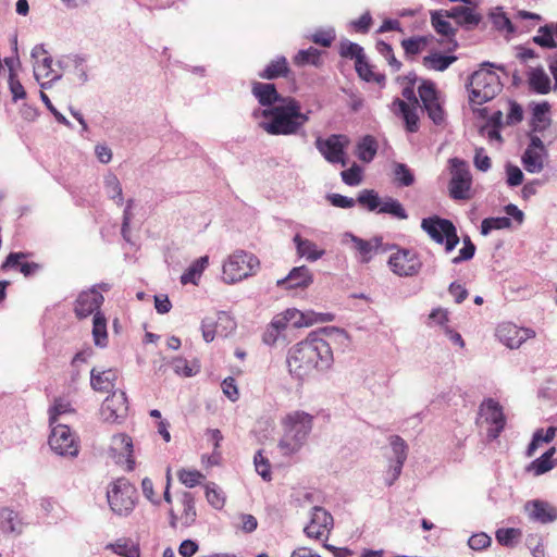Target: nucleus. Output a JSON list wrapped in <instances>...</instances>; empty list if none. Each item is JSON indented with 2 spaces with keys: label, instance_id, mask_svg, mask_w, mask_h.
Here are the masks:
<instances>
[{
  "label": "nucleus",
  "instance_id": "obj_1",
  "mask_svg": "<svg viewBox=\"0 0 557 557\" xmlns=\"http://www.w3.org/2000/svg\"><path fill=\"white\" fill-rule=\"evenodd\" d=\"M347 338L344 330L335 326H324L312 331L306 339L294 345L287 355L289 373L302 380L313 370L326 371L333 362V351L327 338Z\"/></svg>",
  "mask_w": 557,
  "mask_h": 557
},
{
  "label": "nucleus",
  "instance_id": "obj_2",
  "mask_svg": "<svg viewBox=\"0 0 557 557\" xmlns=\"http://www.w3.org/2000/svg\"><path fill=\"white\" fill-rule=\"evenodd\" d=\"M252 115L256 119L262 117L259 127L272 136L297 135V123L295 121V98L286 97L275 108L257 109Z\"/></svg>",
  "mask_w": 557,
  "mask_h": 557
},
{
  "label": "nucleus",
  "instance_id": "obj_3",
  "mask_svg": "<svg viewBox=\"0 0 557 557\" xmlns=\"http://www.w3.org/2000/svg\"><path fill=\"white\" fill-rule=\"evenodd\" d=\"M486 66L506 71L503 64H495L485 61L481 64V69L474 71L468 78L466 88L469 92V102L471 104L481 106L485 102L493 100L503 89V84L499 76L492 70L485 69Z\"/></svg>",
  "mask_w": 557,
  "mask_h": 557
},
{
  "label": "nucleus",
  "instance_id": "obj_4",
  "mask_svg": "<svg viewBox=\"0 0 557 557\" xmlns=\"http://www.w3.org/2000/svg\"><path fill=\"white\" fill-rule=\"evenodd\" d=\"M312 420L313 417L304 411H295L285 418V432L278 442L283 455H293L304 446L312 430Z\"/></svg>",
  "mask_w": 557,
  "mask_h": 557
},
{
  "label": "nucleus",
  "instance_id": "obj_5",
  "mask_svg": "<svg viewBox=\"0 0 557 557\" xmlns=\"http://www.w3.org/2000/svg\"><path fill=\"white\" fill-rule=\"evenodd\" d=\"M70 411V403L59 398L55 399L53 407L50 409L49 422L51 433L48 444L53 453L59 456H66L70 449V428L65 424L54 425L58 417Z\"/></svg>",
  "mask_w": 557,
  "mask_h": 557
},
{
  "label": "nucleus",
  "instance_id": "obj_6",
  "mask_svg": "<svg viewBox=\"0 0 557 557\" xmlns=\"http://www.w3.org/2000/svg\"><path fill=\"white\" fill-rule=\"evenodd\" d=\"M137 497L136 487L125 478H120L107 491V499L111 510L119 516H128Z\"/></svg>",
  "mask_w": 557,
  "mask_h": 557
},
{
  "label": "nucleus",
  "instance_id": "obj_7",
  "mask_svg": "<svg viewBox=\"0 0 557 557\" xmlns=\"http://www.w3.org/2000/svg\"><path fill=\"white\" fill-rule=\"evenodd\" d=\"M421 228L437 244H445V250L450 252L459 244L456 226L438 215L422 219Z\"/></svg>",
  "mask_w": 557,
  "mask_h": 557
},
{
  "label": "nucleus",
  "instance_id": "obj_8",
  "mask_svg": "<svg viewBox=\"0 0 557 557\" xmlns=\"http://www.w3.org/2000/svg\"><path fill=\"white\" fill-rule=\"evenodd\" d=\"M259 267V260L244 250L235 251L223 264V278L226 283H236L249 276Z\"/></svg>",
  "mask_w": 557,
  "mask_h": 557
},
{
  "label": "nucleus",
  "instance_id": "obj_9",
  "mask_svg": "<svg viewBox=\"0 0 557 557\" xmlns=\"http://www.w3.org/2000/svg\"><path fill=\"white\" fill-rule=\"evenodd\" d=\"M451 165V178L448 184L450 198L455 200H468L471 198L472 175L467 163L458 158L449 160Z\"/></svg>",
  "mask_w": 557,
  "mask_h": 557
},
{
  "label": "nucleus",
  "instance_id": "obj_10",
  "mask_svg": "<svg viewBox=\"0 0 557 557\" xmlns=\"http://www.w3.org/2000/svg\"><path fill=\"white\" fill-rule=\"evenodd\" d=\"M348 144V137L341 134H332L325 139L322 137L315 139V148L324 159L332 164L339 163L342 166L347 165L345 149Z\"/></svg>",
  "mask_w": 557,
  "mask_h": 557
},
{
  "label": "nucleus",
  "instance_id": "obj_11",
  "mask_svg": "<svg viewBox=\"0 0 557 557\" xmlns=\"http://www.w3.org/2000/svg\"><path fill=\"white\" fill-rule=\"evenodd\" d=\"M479 414L481 418H484L485 422L492 425L487 430V437L492 441L496 440L506 425L503 407L495 399L487 398L480 405Z\"/></svg>",
  "mask_w": 557,
  "mask_h": 557
},
{
  "label": "nucleus",
  "instance_id": "obj_12",
  "mask_svg": "<svg viewBox=\"0 0 557 557\" xmlns=\"http://www.w3.org/2000/svg\"><path fill=\"white\" fill-rule=\"evenodd\" d=\"M391 270L399 276H413L419 273L422 262L410 249H398L388 258Z\"/></svg>",
  "mask_w": 557,
  "mask_h": 557
},
{
  "label": "nucleus",
  "instance_id": "obj_13",
  "mask_svg": "<svg viewBox=\"0 0 557 557\" xmlns=\"http://www.w3.org/2000/svg\"><path fill=\"white\" fill-rule=\"evenodd\" d=\"M345 238V242L349 239L352 243L354 249L360 255V261L363 263L370 262L374 255L387 252L396 247L395 245L384 244L380 236L366 240L352 233H346Z\"/></svg>",
  "mask_w": 557,
  "mask_h": 557
},
{
  "label": "nucleus",
  "instance_id": "obj_14",
  "mask_svg": "<svg viewBox=\"0 0 557 557\" xmlns=\"http://www.w3.org/2000/svg\"><path fill=\"white\" fill-rule=\"evenodd\" d=\"M128 412V403L125 392L114 391L106 398L101 406V416L110 423H122Z\"/></svg>",
  "mask_w": 557,
  "mask_h": 557
},
{
  "label": "nucleus",
  "instance_id": "obj_15",
  "mask_svg": "<svg viewBox=\"0 0 557 557\" xmlns=\"http://www.w3.org/2000/svg\"><path fill=\"white\" fill-rule=\"evenodd\" d=\"M334 521L330 512L323 507L314 506L311 508L310 521L304 528L305 534L310 539H321L324 532H330Z\"/></svg>",
  "mask_w": 557,
  "mask_h": 557
},
{
  "label": "nucleus",
  "instance_id": "obj_16",
  "mask_svg": "<svg viewBox=\"0 0 557 557\" xmlns=\"http://www.w3.org/2000/svg\"><path fill=\"white\" fill-rule=\"evenodd\" d=\"M497 337L510 349L519 348L527 339L535 336L531 329H521L513 324H504L498 326Z\"/></svg>",
  "mask_w": 557,
  "mask_h": 557
},
{
  "label": "nucleus",
  "instance_id": "obj_17",
  "mask_svg": "<svg viewBox=\"0 0 557 557\" xmlns=\"http://www.w3.org/2000/svg\"><path fill=\"white\" fill-rule=\"evenodd\" d=\"M103 301L104 298L102 294L97 290L96 286H94L89 290L82 292L78 295L76 299L75 313L79 319L95 314L100 311L99 309Z\"/></svg>",
  "mask_w": 557,
  "mask_h": 557
},
{
  "label": "nucleus",
  "instance_id": "obj_18",
  "mask_svg": "<svg viewBox=\"0 0 557 557\" xmlns=\"http://www.w3.org/2000/svg\"><path fill=\"white\" fill-rule=\"evenodd\" d=\"M251 94L263 109L275 108L287 97L281 95L273 83L253 82Z\"/></svg>",
  "mask_w": 557,
  "mask_h": 557
},
{
  "label": "nucleus",
  "instance_id": "obj_19",
  "mask_svg": "<svg viewBox=\"0 0 557 557\" xmlns=\"http://www.w3.org/2000/svg\"><path fill=\"white\" fill-rule=\"evenodd\" d=\"M524 510L531 521L547 524L557 520V508L541 499L529 500Z\"/></svg>",
  "mask_w": 557,
  "mask_h": 557
},
{
  "label": "nucleus",
  "instance_id": "obj_20",
  "mask_svg": "<svg viewBox=\"0 0 557 557\" xmlns=\"http://www.w3.org/2000/svg\"><path fill=\"white\" fill-rule=\"evenodd\" d=\"M313 283V274L306 265L295 267L289 273L277 280L276 285L285 289H305Z\"/></svg>",
  "mask_w": 557,
  "mask_h": 557
},
{
  "label": "nucleus",
  "instance_id": "obj_21",
  "mask_svg": "<svg viewBox=\"0 0 557 557\" xmlns=\"http://www.w3.org/2000/svg\"><path fill=\"white\" fill-rule=\"evenodd\" d=\"M110 456L115 458L116 455L126 456L127 459V470L132 471L134 469L135 461L132 457L133 453V442L132 438L126 434H116L112 436L111 446H110Z\"/></svg>",
  "mask_w": 557,
  "mask_h": 557
},
{
  "label": "nucleus",
  "instance_id": "obj_22",
  "mask_svg": "<svg viewBox=\"0 0 557 557\" xmlns=\"http://www.w3.org/2000/svg\"><path fill=\"white\" fill-rule=\"evenodd\" d=\"M293 242L296 247L297 256L305 258L309 262H314L325 255L324 249L318 248L313 242L301 237L299 234L293 237Z\"/></svg>",
  "mask_w": 557,
  "mask_h": 557
},
{
  "label": "nucleus",
  "instance_id": "obj_23",
  "mask_svg": "<svg viewBox=\"0 0 557 557\" xmlns=\"http://www.w3.org/2000/svg\"><path fill=\"white\" fill-rule=\"evenodd\" d=\"M528 83L530 89L539 95H546L552 90L550 78L542 66L530 69Z\"/></svg>",
  "mask_w": 557,
  "mask_h": 557
},
{
  "label": "nucleus",
  "instance_id": "obj_24",
  "mask_svg": "<svg viewBox=\"0 0 557 557\" xmlns=\"http://www.w3.org/2000/svg\"><path fill=\"white\" fill-rule=\"evenodd\" d=\"M550 111V104L547 101L535 103L532 109V132L540 133L544 137V132L550 125L552 120L547 116Z\"/></svg>",
  "mask_w": 557,
  "mask_h": 557
},
{
  "label": "nucleus",
  "instance_id": "obj_25",
  "mask_svg": "<svg viewBox=\"0 0 557 557\" xmlns=\"http://www.w3.org/2000/svg\"><path fill=\"white\" fill-rule=\"evenodd\" d=\"M27 257V253L25 252H10L8 257L5 258L4 262L1 265L2 270H7L8 268H16L20 267L21 273L24 274V276L29 277L34 275L39 269L40 265L36 262H23L21 263V259H24Z\"/></svg>",
  "mask_w": 557,
  "mask_h": 557
},
{
  "label": "nucleus",
  "instance_id": "obj_26",
  "mask_svg": "<svg viewBox=\"0 0 557 557\" xmlns=\"http://www.w3.org/2000/svg\"><path fill=\"white\" fill-rule=\"evenodd\" d=\"M431 24L437 34L448 38L449 42L453 44L451 49L457 48L458 44L455 40L457 29L437 10L431 11Z\"/></svg>",
  "mask_w": 557,
  "mask_h": 557
},
{
  "label": "nucleus",
  "instance_id": "obj_27",
  "mask_svg": "<svg viewBox=\"0 0 557 557\" xmlns=\"http://www.w3.org/2000/svg\"><path fill=\"white\" fill-rule=\"evenodd\" d=\"M398 108L399 113L405 122L406 129L409 133H416L419 129V116L417 114V106L410 107L404 100L396 98L393 102Z\"/></svg>",
  "mask_w": 557,
  "mask_h": 557
},
{
  "label": "nucleus",
  "instance_id": "obj_28",
  "mask_svg": "<svg viewBox=\"0 0 557 557\" xmlns=\"http://www.w3.org/2000/svg\"><path fill=\"white\" fill-rule=\"evenodd\" d=\"M289 71L286 58L278 57L277 59L272 60L264 70L259 73V77L272 81L278 77H287Z\"/></svg>",
  "mask_w": 557,
  "mask_h": 557
},
{
  "label": "nucleus",
  "instance_id": "obj_29",
  "mask_svg": "<svg viewBox=\"0 0 557 557\" xmlns=\"http://www.w3.org/2000/svg\"><path fill=\"white\" fill-rule=\"evenodd\" d=\"M116 379V371L112 369L99 373H96L95 369H92L90 372V384L95 391L109 392L114 387Z\"/></svg>",
  "mask_w": 557,
  "mask_h": 557
},
{
  "label": "nucleus",
  "instance_id": "obj_30",
  "mask_svg": "<svg viewBox=\"0 0 557 557\" xmlns=\"http://www.w3.org/2000/svg\"><path fill=\"white\" fill-rule=\"evenodd\" d=\"M456 61V55L444 54L442 52H433L423 58L422 64L429 70L444 72Z\"/></svg>",
  "mask_w": 557,
  "mask_h": 557
},
{
  "label": "nucleus",
  "instance_id": "obj_31",
  "mask_svg": "<svg viewBox=\"0 0 557 557\" xmlns=\"http://www.w3.org/2000/svg\"><path fill=\"white\" fill-rule=\"evenodd\" d=\"M377 152V141L371 135L363 136L356 146L358 159L364 163L371 162Z\"/></svg>",
  "mask_w": 557,
  "mask_h": 557
},
{
  "label": "nucleus",
  "instance_id": "obj_32",
  "mask_svg": "<svg viewBox=\"0 0 557 557\" xmlns=\"http://www.w3.org/2000/svg\"><path fill=\"white\" fill-rule=\"evenodd\" d=\"M544 153L535 149H525L521 156V162L528 173L537 174L544 169Z\"/></svg>",
  "mask_w": 557,
  "mask_h": 557
},
{
  "label": "nucleus",
  "instance_id": "obj_33",
  "mask_svg": "<svg viewBox=\"0 0 557 557\" xmlns=\"http://www.w3.org/2000/svg\"><path fill=\"white\" fill-rule=\"evenodd\" d=\"M209 263V257L203 256L195 260L188 269L182 274L181 283L183 285L186 284H197V281L200 278L203 270Z\"/></svg>",
  "mask_w": 557,
  "mask_h": 557
},
{
  "label": "nucleus",
  "instance_id": "obj_34",
  "mask_svg": "<svg viewBox=\"0 0 557 557\" xmlns=\"http://www.w3.org/2000/svg\"><path fill=\"white\" fill-rule=\"evenodd\" d=\"M92 337L95 345L106 347L108 344L107 319L101 311L92 317Z\"/></svg>",
  "mask_w": 557,
  "mask_h": 557
},
{
  "label": "nucleus",
  "instance_id": "obj_35",
  "mask_svg": "<svg viewBox=\"0 0 557 557\" xmlns=\"http://www.w3.org/2000/svg\"><path fill=\"white\" fill-rule=\"evenodd\" d=\"M103 187L107 196L114 200L117 206H122L124 201L122 186L115 174L109 172L104 175Z\"/></svg>",
  "mask_w": 557,
  "mask_h": 557
},
{
  "label": "nucleus",
  "instance_id": "obj_36",
  "mask_svg": "<svg viewBox=\"0 0 557 557\" xmlns=\"http://www.w3.org/2000/svg\"><path fill=\"white\" fill-rule=\"evenodd\" d=\"M476 8L468 4L463 5L462 13L459 15L456 24L466 30L474 29L482 21V15L475 12Z\"/></svg>",
  "mask_w": 557,
  "mask_h": 557
},
{
  "label": "nucleus",
  "instance_id": "obj_37",
  "mask_svg": "<svg viewBox=\"0 0 557 557\" xmlns=\"http://www.w3.org/2000/svg\"><path fill=\"white\" fill-rule=\"evenodd\" d=\"M377 213L389 214L393 218L398 220H407L408 213L405 210L404 206L395 198L385 197L382 200L381 207L377 210Z\"/></svg>",
  "mask_w": 557,
  "mask_h": 557
},
{
  "label": "nucleus",
  "instance_id": "obj_38",
  "mask_svg": "<svg viewBox=\"0 0 557 557\" xmlns=\"http://www.w3.org/2000/svg\"><path fill=\"white\" fill-rule=\"evenodd\" d=\"M554 24H545L539 28V35L532 38L533 42L545 49L557 48V41L554 38Z\"/></svg>",
  "mask_w": 557,
  "mask_h": 557
},
{
  "label": "nucleus",
  "instance_id": "obj_39",
  "mask_svg": "<svg viewBox=\"0 0 557 557\" xmlns=\"http://www.w3.org/2000/svg\"><path fill=\"white\" fill-rule=\"evenodd\" d=\"M382 200L374 189H362L359 191L356 202L371 212H377Z\"/></svg>",
  "mask_w": 557,
  "mask_h": 557
},
{
  "label": "nucleus",
  "instance_id": "obj_40",
  "mask_svg": "<svg viewBox=\"0 0 557 557\" xmlns=\"http://www.w3.org/2000/svg\"><path fill=\"white\" fill-rule=\"evenodd\" d=\"M394 181L398 186L408 187L414 183V174L405 163L395 162L393 164Z\"/></svg>",
  "mask_w": 557,
  "mask_h": 557
},
{
  "label": "nucleus",
  "instance_id": "obj_41",
  "mask_svg": "<svg viewBox=\"0 0 557 557\" xmlns=\"http://www.w3.org/2000/svg\"><path fill=\"white\" fill-rule=\"evenodd\" d=\"M182 504L184 507L181 516L182 524L184 527H190L197 517L194 496L190 493L185 492L182 496Z\"/></svg>",
  "mask_w": 557,
  "mask_h": 557
},
{
  "label": "nucleus",
  "instance_id": "obj_42",
  "mask_svg": "<svg viewBox=\"0 0 557 557\" xmlns=\"http://www.w3.org/2000/svg\"><path fill=\"white\" fill-rule=\"evenodd\" d=\"M214 323L218 335L223 337H227L230 334H232L237 326L234 318L225 311L218 312L216 319H214Z\"/></svg>",
  "mask_w": 557,
  "mask_h": 557
},
{
  "label": "nucleus",
  "instance_id": "obj_43",
  "mask_svg": "<svg viewBox=\"0 0 557 557\" xmlns=\"http://www.w3.org/2000/svg\"><path fill=\"white\" fill-rule=\"evenodd\" d=\"M54 62L51 57H44L42 61L34 65V74L37 79L40 77L49 78L51 82L60 78L62 73H52Z\"/></svg>",
  "mask_w": 557,
  "mask_h": 557
},
{
  "label": "nucleus",
  "instance_id": "obj_44",
  "mask_svg": "<svg viewBox=\"0 0 557 557\" xmlns=\"http://www.w3.org/2000/svg\"><path fill=\"white\" fill-rule=\"evenodd\" d=\"M338 53L342 58L355 60V63L366 55L363 48L348 39L339 42Z\"/></svg>",
  "mask_w": 557,
  "mask_h": 557
},
{
  "label": "nucleus",
  "instance_id": "obj_45",
  "mask_svg": "<svg viewBox=\"0 0 557 557\" xmlns=\"http://www.w3.org/2000/svg\"><path fill=\"white\" fill-rule=\"evenodd\" d=\"M512 222L509 216H493L485 218L481 222V234L483 236L488 235L493 230H504L509 228Z\"/></svg>",
  "mask_w": 557,
  "mask_h": 557
},
{
  "label": "nucleus",
  "instance_id": "obj_46",
  "mask_svg": "<svg viewBox=\"0 0 557 557\" xmlns=\"http://www.w3.org/2000/svg\"><path fill=\"white\" fill-rule=\"evenodd\" d=\"M522 532L516 528H502L495 533L497 542L505 547H513Z\"/></svg>",
  "mask_w": 557,
  "mask_h": 557
},
{
  "label": "nucleus",
  "instance_id": "obj_47",
  "mask_svg": "<svg viewBox=\"0 0 557 557\" xmlns=\"http://www.w3.org/2000/svg\"><path fill=\"white\" fill-rule=\"evenodd\" d=\"M320 62V51L317 48L309 47L297 52L294 57V63L298 66L314 65L318 66Z\"/></svg>",
  "mask_w": 557,
  "mask_h": 557
},
{
  "label": "nucleus",
  "instance_id": "obj_48",
  "mask_svg": "<svg viewBox=\"0 0 557 557\" xmlns=\"http://www.w3.org/2000/svg\"><path fill=\"white\" fill-rule=\"evenodd\" d=\"M110 547L115 554L123 557H140L138 545L129 540H119Z\"/></svg>",
  "mask_w": 557,
  "mask_h": 557
},
{
  "label": "nucleus",
  "instance_id": "obj_49",
  "mask_svg": "<svg viewBox=\"0 0 557 557\" xmlns=\"http://www.w3.org/2000/svg\"><path fill=\"white\" fill-rule=\"evenodd\" d=\"M419 97L423 107L438 100V94L434 82L430 79H422L418 88Z\"/></svg>",
  "mask_w": 557,
  "mask_h": 557
},
{
  "label": "nucleus",
  "instance_id": "obj_50",
  "mask_svg": "<svg viewBox=\"0 0 557 557\" xmlns=\"http://www.w3.org/2000/svg\"><path fill=\"white\" fill-rule=\"evenodd\" d=\"M376 50L387 61L393 72H398L401 69L403 64L396 59L393 48L389 44L385 42L384 40H377Z\"/></svg>",
  "mask_w": 557,
  "mask_h": 557
},
{
  "label": "nucleus",
  "instance_id": "obj_51",
  "mask_svg": "<svg viewBox=\"0 0 557 557\" xmlns=\"http://www.w3.org/2000/svg\"><path fill=\"white\" fill-rule=\"evenodd\" d=\"M253 463L258 474L267 482L271 481V465L267 457L262 455V450H258L253 457Z\"/></svg>",
  "mask_w": 557,
  "mask_h": 557
},
{
  "label": "nucleus",
  "instance_id": "obj_52",
  "mask_svg": "<svg viewBox=\"0 0 557 557\" xmlns=\"http://www.w3.org/2000/svg\"><path fill=\"white\" fill-rule=\"evenodd\" d=\"M426 42L423 36L410 37L401 40V47L406 55H416L421 52Z\"/></svg>",
  "mask_w": 557,
  "mask_h": 557
},
{
  "label": "nucleus",
  "instance_id": "obj_53",
  "mask_svg": "<svg viewBox=\"0 0 557 557\" xmlns=\"http://www.w3.org/2000/svg\"><path fill=\"white\" fill-rule=\"evenodd\" d=\"M206 497L208 503L215 509H221L224 506L225 497L215 483H209L206 485Z\"/></svg>",
  "mask_w": 557,
  "mask_h": 557
},
{
  "label": "nucleus",
  "instance_id": "obj_54",
  "mask_svg": "<svg viewBox=\"0 0 557 557\" xmlns=\"http://www.w3.org/2000/svg\"><path fill=\"white\" fill-rule=\"evenodd\" d=\"M490 17L496 29L506 30L509 34L516 32V27L513 26L512 22L504 12H491Z\"/></svg>",
  "mask_w": 557,
  "mask_h": 557
},
{
  "label": "nucleus",
  "instance_id": "obj_55",
  "mask_svg": "<svg viewBox=\"0 0 557 557\" xmlns=\"http://www.w3.org/2000/svg\"><path fill=\"white\" fill-rule=\"evenodd\" d=\"M423 109L435 125H443L445 123L446 113L438 100L424 106Z\"/></svg>",
  "mask_w": 557,
  "mask_h": 557
},
{
  "label": "nucleus",
  "instance_id": "obj_56",
  "mask_svg": "<svg viewBox=\"0 0 557 557\" xmlns=\"http://www.w3.org/2000/svg\"><path fill=\"white\" fill-rule=\"evenodd\" d=\"M341 176L348 186L359 185L362 180V169L357 163H354L349 169L344 170Z\"/></svg>",
  "mask_w": 557,
  "mask_h": 557
},
{
  "label": "nucleus",
  "instance_id": "obj_57",
  "mask_svg": "<svg viewBox=\"0 0 557 557\" xmlns=\"http://www.w3.org/2000/svg\"><path fill=\"white\" fill-rule=\"evenodd\" d=\"M555 466L554 460H549L543 455L536 459H534L528 467V470L533 472L534 475H542L549 470H552Z\"/></svg>",
  "mask_w": 557,
  "mask_h": 557
},
{
  "label": "nucleus",
  "instance_id": "obj_58",
  "mask_svg": "<svg viewBox=\"0 0 557 557\" xmlns=\"http://www.w3.org/2000/svg\"><path fill=\"white\" fill-rule=\"evenodd\" d=\"M285 317L289 324L294 327L309 326V319H307V311L302 312L295 308H290L284 311Z\"/></svg>",
  "mask_w": 557,
  "mask_h": 557
},
{
  "label": "nucleus",
  "instance_id": "obj_59",
  "mask_svg": "<svg viewBox=\"0 0 557 557\" xmlns=\"http://www.w3.org/2000/svg\"><path fill=\"white\" fill-rule=\"evenodd\" d=\"M391 446L395 455V461H398V463L405 462L408 449L406 442L400 436L393 435L391 437Z\"/></svg>",
  "mask_w": 557,
  "mask_h": 557
},
{
  "label": "nucleus",
  "instance_id": "obj_60",
  "mask_svg": "<svg viewBox=\"0 0 557 557\" xmlns=\"http://www.w3.org/2000/svg\"><path fill=\"white\" fill-rule=\"evenodd\" d=\"M505 169L507 174L506 183L509 187H517L522 184L524 175L519 166L507 163Z\"/></svg>",
  "mask_w": 557,
  "mask_h": 557
},
{
  "label": "nucleus",
  "instance_id": "obj_61",
  "mask_svg": "<svg viewBox=\"0 0 557 557\" xmlns=\"http://www.w3.org/2000/svg\"><path fill=\"white\" fill-rule=\"evenodd\" d=\"M335 39V30L333 28L317 30L312 36L311 40L322 47H330Z\"/></svg>",
  "mask_w": 557,
  "mask_h": 557
},
{
  "label": "nucleus",
  "instance_id": "obj_62",
  "mask_svg": "<svg viewBox=\"0 0 557 557\" xmlns=\"http://www.w3.org/2000/svg\"><path fill=\"white\" fill-rule=\"evenodd\" d=\"M72 73H74L77 76V82L79 85L87 82V66H86V59L79 55H76L74 60H72Z\"/></svg>",
  "mask_w": 557,
  "mask_h": 557
},
{
  "label": "nucleus",
  "instance_id": "obj_63",
  "mask_svg": "<svg viewBox=\"0 0 557 557\" xmlns=\"http://www.w3.org/2000/svg\"><path fill=\"white\" fill-rule=\"evenodd\" d=\"M9 88L12 94L13 101H17L26 97V91L21 82L16 78V74L13 70L9 73Z\"/></svg>",
  "mask_w": 557,
  "mask_h": 557
},
{
  "label": "nucleus",
  "instance_id": "obj_64",
  "mask_svg": "<svg viewBox=\"0 0 557 557\" xmlns=\"http://www.w3.org/2000/svg\"><path fill=\"white\" fill-rule=\"evenodd\" d=\"M355 70L362 81L371 82V76L374 73L373 66L369 63L366 55L355 63Z\"/></svg>",
  "mask_w": 557,
  "mask_h": 557
}]
</instances>
